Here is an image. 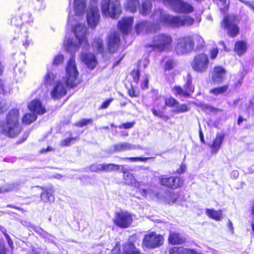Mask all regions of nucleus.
Listing matches in <instances>:
<instances>
[{
    "instance_id": "864d4df0",
    "label": "nucleus",
    "mask_w": 254,
    "mask_h": 254,
    "mask_svg": "<svg viewBox=\"0 0 254 254\" xmlns=\"http://www.w3.org/2000/svg\"><path fill=\"white\" fill-rule=\"evenodd\" d=\"M7 109L5 102L0 98V114L3 113Z\"/></svg>"
},
{
    "instance_id": "4be33fe9",
    "label": "nucleus",
    "mask_w": 254,
    "mask_h": 254,
    "mask_svg": "<svg viewBox=\"0 0 254 254\" xmlns=\"http://www.w3.org/2000/svg\"><path fill=\"white\" fill-rule=\"evenodd\" d=\"M58 81L57 80L56 74L52 71H48L44 77L43 83V85L48 90Z\"/></svg>"
},
{
    "instance_id": "4d7b16f0",
    "label": "nucleus",
    "mask_w": 254,
    "mask_h": 254,
    "mask_svg": "<svg viewBox=\"0 0 254 254\" xmlns=\"http://www.w3.org/2000/svg\"><path fill=\"white\" fill-rule=\"evenodd\" d=\"M152 112L154 116H157L160 118L166 117V116L163 115L162 112L159 111H158L156 109L154 108L152 109Z\"/></svg>"
},
{
    "instance_id": "a878e982",
    "label": "nucleus",
    "mask_w": 254,
    "mask_h": 254,
    "mask_svg": "<svg viewBox=\"0 0 254 254\" xmlns=\"http://www.w3.org/2000/svg\"><path fill=\"white\" fill-rule=\"evenodd\" d=\"M54 190L52 188L46 189L41 194V200L44 202H53L55 200Z\"/></svg>"
},
{
    "instance_id": "ddd939ff",
    "label": "nucleus",
    "mask_w": 254,
    "mask_h": 254,
    "mask_svg": "<svg viewBox=\"0 0 254 254\" xmlns=\"http://www.w3.org/2000/svg\"><path fill=\"white\" fill-rule=\"evenodd\" d=\"M133 220L131 214L127 211H121L116 213L114 218L115 224L121 227L126 228L132 223Z\"/></svg>"
},
{
    "instance_id": "a211bd4d",
    "label": "nucleus",
    "mask_w": 254,
    "mask_h": 254,
    "mask_svg": "<svg viewBox=\"0 0 254 254\" xmlns=\"http://www.w3.org/2000/svg\"><path fill=\"white\" fill-rule=\"evenodd\" d=\"M29 110L35 114L42 115L46 112V109L40 100L32 101L28 106Z\"/></svg>"
},
{
    "instance_id": "4468645a",
    "label": "nucleus",
    "mask_w": 254,
    "mask_h": 254,
    "mask_svg": "<svg viewBox=\"0 0 254 254\" xmlns=\"http://www.w3.org/2000/svg\"><path fill=\"white\" fill-rule=\"evenodd\" d=\"M221 26L227 28L229 35L232 37H235L239 33V28L236 24V18L234 15H228L224 18L221 22Z\"/></svg>"
},
{
    "instance_id": "de8ad7c7",
    "label": "nucleus",
    "mask_w": 254,
    "mask_h": 254,
    "mask_svg": "<svg viewBox=\"0 0 254 254\" xmlns=\"http://www.w3.org/2000/svg\"><path fill=\"white\" fill-rule=\"evenodd\" d=\"M149 157H125L122 158L123 160H128L131 162L142 161L145 162L150 159Z\"/></svg>"
},
{
    "instance_id": "aec40b11",
    "label": "nucleus",
    "mask_w": 254,
    "mask_h": 254,
    "mask_svg": "<svg viewBox=\"0 0 254 254\" xmlns=\"http://www.w3.org/2000/svg\"><path fill=\"white\" fill-rule=\"evenodd\" d=\"M193 10L194 8L191 4L183 0H180L177 6L175 8V12L182 13H190L193 12Z\"/></svg>"
},
{
    "instance_id": "f8f14e48",
    "label": "nucleus",
    "mask_w": 254,
    "mask_h": 254,
    "mask_svg": "<svg viewBox=\"0 0 254 254\" xmlns=\"http://www.w3.org/2000/svg\"><path fill=\"white\" fill-rule=\"evenodd\" d=\"M121 171L124 174V178L126 183L127 185H131L134 188H137L139 190V191L142 196L146 197L150 190L141 188L140 183L136 181L133 175L127 172L124 166H122Z\"/></svg>"
},
{
    "instance_id": "603ef678",
    "label": "nucleus",
    "mask_w": 254,
    "mask_h": 254,
    "mask_svg": "<svg viewBox=\"0 0 254 254\" xmlns=\"http://www.w3.org/2000/svg\"><path fill=\"white\" fill-rule=\"evenodd\" d=\"M76 137H69L64 139L61 141V145L62 146H68L70 145L71 141L75 140Z\"/></svg>"
},
{
    "instance_id": "393cba45",
    "label": "nucleus",
    "mask_w": 254,
    "mask_h": 254,
    "mask_svg": "<svg viewBox=\"0 0 254 254\" xmlns=\"http://www.w3.org/2000/svg\"><path fill=\"white\" fill-rule=\"evenodd\" d=\"M114 151L122 152L136 149V146L128 142H123L115 144Z\"/></svg>"
},
{
    "instance_id": "49530a36",
    "label": "nucleus",
    "mask_w": 254,
    "mask_h": 254,
    "mask_svg": "<svg viewBox=\"0 0 254 254\" xmlns=\"http://www.w3.org/2000/svg\"><path fill=\"white\" fill-rule=\"evenodd\" d=\"M165 105L169 107H174V108L176 107V105L178 104V101L175 98L173 97H170L169 98H167L165 100Z\"/></svg>"
},
{
    "instance_id": "680f3d73",
    "label": "nucleus",
    "mask_w": 254,
    "mask_h": 254,
    "mask_svg": "<svg viewBox=\"0 0 254 254\" xmlns=\"http://www.w3.org/2000/svg\"><path fill=\"white\" fill-rule=\"evenodd\" d=\"M1 231L3 233V234L7 241V243L8 244L9 246L11 248L13 246V242L11 241V240L10 239L9 236L7 234H6L4 231H3L2 230H1Z\"/></svg>"
},
{
    "instance_id": "7c9ffc66",
    "label": "nucleus",
    "mask_w": 254,
    "mask_h": 254,
    "mask_svg": "<svg viewBox=\"0 0 254 254\" xmlns=\"http://www.w3.org/2000/svg\"><path fill=\"white\" fill-rule=\"evenodd\" d=\"M123 254H139V250L130 242L126 243L124 246Z\"/></svg>"
},
{
    "instance_id": "20e7f679",
    "label": "nucleus",
    "mask_w": 254,
    "mask_h": 254,
    "mask_svg": "<svg viewBox=\"0 0 254 254\" xmlns=\"http://www.w3.org/2000/svg\"><path fill=\"white\" fill-rule=\"evenodd\" d=\"M173 38L171 35L161 33L155 35L152 43L146 46L161 52L167 51L170 50Z\"/></svg>"
},
{
    "instance_id": "c9c22d12",
    "label": "nucleus",
    "mask_w": 254,
    "mask_h": 254,
    "mask_svg": "<svg viewBox=\"0 0 254 254\" xmlns=\"http://www.w3.org/2000/svg\"><path fill=\"white\" fill-rule=\"evenodd\" d=\"M122 165H118L113 163L103 164V171L111 172L121 170Z\"/></svg>"
},
{
    "instance_id": "f704fd0d",
    "label": "nucleus",
    "mask_w": 254,
    "mask_h": 254,
    "mask_svg": "<svg viewBox=\"0 0 254 254\" xmlns=\"http://www.w3.org/2000/svg\"><path fill=\"white\" fill-rule=\"evenodd\" d=\"M22 24L24 23L30 24L33 22V18L32 17L31 14L28 11H25L20 16Z\"/></svg>"
},
{
    "instance_id": "423d86ee",
    "label": "nucleus",
    "mask_w": 254,
    "mask_h": 254,
    "mask_svg": "<svg viewBox=\"0 0 254 254\" xmlns=\"http://www.w3.org/2000/svg\"><path fill=\"white\" fill-rule=\"evenodd\" d=\"M74 4V13L75 16L76 17H80L83 15L84 13L85 8L87 6V0H74L73 1ZM77 19L76 18H74L73 15L71 14L70 12L68 15V26H70L72 29V31H73L74 28L77 26L80 25H82L84 26L85 27L86 26L84 24H82L80 23H78L76 24H74V23L77 21ZM86 28V35L87 34V29Z\"/></svg>"
},
{
    "instance_id": "cd10ccee",
    "label": "nucleus",
    "mask_w": 254,
    "mask_h": 254,
    "mask_svg": "<svg viewBox=\"0 0 254 254\" xmlns=\"http://www.w3.org/2000/svg\"><path fill=\"white\" fill-rule=\"evenodd\" d=\"M247 48V42L244 41H238L235 44L234 51L238 56H241L246 52Z\"/></svg>"
},
{
    "instance_id": "4c0bfd02",
    "label": "nucleus",
    "mask_w": 254,
    "mask_h": 254,
    "mask_svg": "<svg viewBox=\"0 0 254 254\" xmlns=\"http://www.w3.org/2000/svg\"><path fill=\"white\" fill-rule=\"evenodd\" d=\"M36 118V115L34 113L25 114L22 119V122L25 124L29 125L35 121Z\"/></svg>"
},
{
    "instance_id": "bf43d9fd",
    "label": "nucleus",
    "mask_w": 254,
    "mask_h": 254,
    "mask_svg": "<svg viewBox=\"0 0 254 254\" xmlns=\"http://www.w3.org/2000/svg\"><path fill=\"white\" fill-rule=\"evenodd\" d=\"M247 111L249 113L254 115V104L250 101L247 108Z\"/></svg>"
},
{
    "instance_id": "052dcab7",
    "label": "nucleus",
    "mask_w": 254,
    "mask_h": 254,
    "mask_svg": "<svg viewBox=\"0 0 254 254\" xmlns=\"http://www.w3.org/2000/svg\"><path fill=\"white\" fill-rule=\"evenodd\" d=\"M241 2L244 3L245 4L247 5L251 9H252L254 12V4L251 2L249 1H247L245 0H239Z\"/></svg>"
},
{
    "instance_id": "2eb2a0df",
    "label": "nucleus",
    "mask_w": 254,
    "mask_h": 254,
    "mask_svg": "<svg viewBox=\"0 0 254 254\" xmlns=\"http://www.w3.org/2000/svg\"><path fill=\"white\" fill-rule=\"evenodd\" d=\"M161 185L172 189L181 187L184 183L183 180L179 177H167L166 176H161L159 178Z\"/></svg>"
},
{
    "instance_id": "8fccbe9b",
    "label": "nucleus",
    "mask_w": 254,
    "mask_h": 254,
    "mask_svg": "<svg viewBox=\"0 0 254 254\" xmlns=\"http://www.w3.org/2000/svg\"><path fill=\"white\" fill-rule=\"evenodd\" d=\"M64 58L63 55H58L56 56L54 58V60L53 61V64L55 65H58L62 63L64 61Z\"/></svg>"
},
{
    "instance_id": "c85d7f7f",
    "label": "nucleus",
    "mask_w": 254,
    "mask_h": 254,
    "mask_svg": "<svg viewBox=\"0 0 254 254\" xmlns=\"http://www.w3.org/2000/svg\"><path fill=\"white\" fill-rule=\"evenodd\" d=\"M169 242L173 245H180L185 242L186 240L178 233L171 232L169 236Z\"/></svg>"
},
{
    "instance_id": "09e8293b",
    "label": "nucleus",
    "mask_w": 254,
    "mask_h": 254,
    "mask_svg": "<svg viewBox=\"0 0 254 254\" xmlns=\"http://www.w3.org/2000/svg\"><path fill=\"white\" fill-rule=\"evenodd\" d=\"M185 91H187L188 96L190 95V94L193 92L194 87L192 85L191 81L189 79L187 82L186 85L185 86Z\"/></svg>"
},
{
    "instance_id": "a18cd8bd",
    "label": "nucleus",
    "mask_w": 254,
    "mask_h": 254,
    "mask_svg": "<svg viewBox=\"0 0 254 254\" xmlns=\"http://www.w3.org/2000/svg\"><path fill=\"white\" fill-rule=\"evenodd\" d=\"M91 172L103 171V164L95 163L91 165L89 168Z\"/></svg>"
},
{
    "instance_id": "6e6d98bb",
    "label": "nucleus",
    "mask_w": 254,
    "mask_h": 254,
    "mask_svg": "<svg viewBox=\"0 0 254 254\" xmlns=\"http://www.w3.org/2000/svg\"><path fill=\"white\" fill-rule=\"evenodd\" d=\"M218 49L217 48H212L210 50V58L211 59H214L217 56Z\"/></svg>"
},
{
    "instance_id": "9d476101",
    "label": "nucleus",
    "mask_w": 254,
    "mask_h": 254,
    "mask_svg": "<svg viewBox=\"0 0 254 254\" xmlns=\"http://www.w3.org/2000/svg\"><path fill=\"white\" fill-rule=\"evenodd\" d=\"M98 0H90V9L87 14V20L89 25L94 28L96 26L100 20V12L97 6Z\"/></svg>"
},
{
    "instance_id": "f03ea898",
    "label": "nucleus",
    "mask_w": 254,
    "mask_h": 254,
    "mask_svg": "<svg viewBox=\"0 0 254 254\" xmlns=\"http://www.w3.org/2000/svg\"><path fill=\"white\" fill-rule=\"evenodd\" d=\"M86 28L84 26L79 25L73 29L76 41L72 38L66 36L64 44L65 50L72 53L66 67V81L70 87H73L78 83L77 77L78 71L75 62L74 53L80 46L84 49H88L89 46L86 36Z\"/></svg>"
},
{
    "instance_id": "37998d69",
    "label": "nucleus",
    "mask_w": 254,
    "mask_h": 254,
    "mask_svg": "<svg viewBox=\"0 0 254 254\" xmlns=\"http://www.w3.org/2000/svg\"><path fill=\"white\" fill-rule=\"evenodd\" d=\"M218 1L217 4L220 10L223 12H225L229 7V3L227 2V0H218Z\"/></svg>"
},
{
    "instance_id": "0eeeda50",
    "label": "nucleus",
    "mask_w": 254,
    "mask_h": 254,
    "mask_svg": "<svg viewBox=\"0 0 254 254\" xmlns=\"http://www.w3.org/2000/svg\"><path fill=\"white\" fill-rule=\"evenodd\" d=\"M195 43H193L191 35L181 37L177 39L176 51L178 55H183L194 50Z\"/></svg>"
},
{
    "instance_id": "bb28decb",
    "label": "nucleus",
    "mask_w": 254,
    "mask_h": 254,
    "mask_svg": "<svg viewBox=\"0 0 254 254\" xmlns=\"http://www.w3.org/2000/svg\"><path fill=\"white\" fill-rule=\"evenodd\" d=\"M152 8V4L149 0L142 1L141 6L139 8V13L143 16L148 15Z\"/></svg>"
},
{
    "instance_id": "e2e57ef3",
    "label": "nucleus",
    "mask_w": 254,
    "mask_h": 254,
    "mask_svg": "<svg viewBox=\"0 0 254 254\" xmlns=\"http://www.w3.org/2000/svg\"><path fill=\"white\" fill-rule=\"evenodd\" d=\"M112 100H113L112 99H108L107 100L105 101V102H104L101 106V108H102V109L107 108L109 106V105L110 104V103H111Z\"/></svg>"
},
{
    "instance_id": "9b49d317",
    "label": "nucleus",
    "mask_w": 254,
    "mask_h": 254,
    "mask_svg": "<svg viewBox=\"0 0 254 254\" xmlns=\"http://www.w3.org/2000/svg\"><path fill=\"white\" fill-rule=\"evenodd\" d=\"M209 59L207 55L199 54L196 55L193 58L191 63L193 69L198 72H204L208 68Z\"/></svg>"
},
{
    "instance_id": "79ce46f5",
    "label": "nucleus",
    "mask_w": 254,
    "mask_h": 254,
    "mask_svg": "<svg viewBox=\"0 0 254 254\" xmlns=\"http://www.w3.org/2000/svg\"><path fill=\"white\" fill-rule=\"evenodd\" d=\"M173 91L175 95H179L183 97H188L187 91L180 86H176L173 88Z\"/></svg>"
},
{
    "instance_id": "1a4fd4ad",
    "label": "nucleus",
    "mask_w": 254,
    "mask_h": 254,
    "mask_svg": "<svg viewBox=\"0 0 254 254\" xmlns=\"http://www.w3.org/2000/svg\"><path fill=\"white\" fill-rule=\"evenodd\" d=\"M162 236L155 232H150L145 234L142 241L144 247L148 249H155L160 247L163 243Z\"/></svg>"
},
{
    "instance_id": "c03bdc74",
    "label": "nucleus",
    "mask_w": 254,
    "mask_h": 254,
    "mask_svg": "<svg viewBox=\"0 0 254 254\" xmlns=\"http://www.w3.org/2000/svg\"><path fill=\"white\" fill-rule=\"evenodd\" d=\"M228 89V86L225 85L222 87L215 88L210 90V92L215 95L223 93Z\"/></svg>"
},
{
    "instance_id": "6ab92c4d",
    "label": "nucleus",
    "mask_w": 254,
    "mask_h": 254,
    "mask_svg": "<svg viewBox=\"0 0 254 254\" xmlns=\"http://www.w3.org/2000/svg\"><path fill=\"white\" fill-rule=\"evenodd\" d=\"M225 69L221 66H217L214 68L212 79L215 83H220L222 82L225 76Z\"/></svg>"
},
{
    "instance_id": "e433bc0d",
    "label": "nucleus",
    "mask_w": 254,
    "mask_h": 254,
    "mask_svg": "<svg viewBox=\"0 0 254 254\" xmlns=\"http://www.w3.org/2000/svg\"><path fill=\"white\" fill-rule=\"evenodd\" d=\"M92 46L97 52L102 53L104 49L102 39L100 38L95 39Z\"/></svg>"
},
{
    "instance_id": "338daca9",
    "label": "nucleus",
    "mask_w": 254,
    "mask_h": 254,
    "mask_svg": "<svg viewBox=\"0 0 254 254\" xmlns=\"http://www.w3.org/2000/svg\"><path fill=\"white\" fill-rule=\"evenodd\" d=\"M8 89L5 88L4 85L3 84L1 81H0V92H2L3 94H5L8 92Z\"/></svg>"
},
{
    "instance_id": "0e129e2a",
    "label": "nucleus",
    "mask_w": 254,
    "mask_h": 254,
    "mask_svg": "<svg viewBox=\"0 0 254 254\" xmlns=\"http://www.w3.org/2000/svg\"><path fill=\"white\" fill-rule=\"evenodd\" d=\"M132 76L134 81L137 83L139 78V71H133L132 73Z\"/></svg>"
},
{
    "instance_id": "b1692460",
    "label": "nucleus",
    "mask_w": 254,
    "mask_h": 254,
    "mask_svg": "<svg viewBox=\"0 0 254 254\" xmlns=\"http://www.w3.org/2000/svg\"><path fill=\"white\" fill-rule=\"evenodd\" d=\"M224 135L222 133H217L213 143L210 145L211 148V152L213 153H216L219 150L223 142Z\"/></svg>"
},
{
    "instance_id": "3c124183",
    "label": "nucleus",
    "mask_w": 254,
    "mask_h": 254,
    "mask_svg": "<svg viewBox=\"0 0 254 254\" xmlns=\"http://www.w3.org/2000/svg\"><path fill=\"white\" fill-rule=\"evenodd\" d=\"M166 195L169 197L167 201L169 204L174 203L176 200V195L172 192L166 193Z\"/></svg>"
},
{
    "instance_id": "72a5a7b5",
    "label": "nucleus",
    "mask_w": 254,
    "mask_h": 254,
    "mask_svg": "<svg viewBox=\"0 0 254 254\" xmlns=\"http://www.w3.org/2000/svg\"><path fill=\"white\" fill-rule=\"evenodd\" d=\"M206 214L209 217L216 221H219L222 218V213L221 210L216 211L213 209H207Z\"/></svg>"
},
{
    "instance_id": "69168bd1",
    "label": "nucleus",
    "mask_w": 254,
    "mask_h": 254,
    "mask_svg": "<svg viewBox=\"0 0 254 254\" xmlns=\"http://www.w3.org/2000/svg\"><path fill=\"white\" fill-rule=\"evenodd\" d=\"M6 249L5 245L3 242H0V254H5Z\"/></svg>"
},
{
    "instance_id": "473e14b6",
    "label": "nucleus",
    "mask_w": 254,
    "mask_h": 254,
    "mask_svg": "<svg viewBox=\"0 0 254 254\" xmlns=\"http://www.w3.org/2000/svg\"><path fill=\"white\" fill-rule=\"evenodd\" d=\"M191 36L193 39V43H195L194 50H200L204 47V41L200 36L197 34H194Z\"/></svg>"
},
{
    "instance_id": "39448f33",
    "label": "nucleus",
    "mask_w": 254,
    "mask_h": 254,
    "mask_svg": "<svg viewBox=\"0 0 254 254\" xmlns=\"http://www.w3.org/2000/svg\"><path fill=\"white\" fill-rule=\"evenodd\" d=\"M103 15L117 18L122 12L120 0H103L101 2Z\"/></svg>"
},
{
    "instance_id": "5fc2aeb1",
    "label": "nucleus",
    "mask_w": 254,
    "mask_h": 254,
    "mask_svg": "<svg viewBox=\"0 0 254 254\" xmlns=\"http://www.w3.org/2000/svg\"><path fill=\"white\" fill-rule=\"evenodd\" d=\"M21 33L23 34L24 36H25V39L24 40H23V41H22V44H23V46L25 48H26L30 45L31 41L30 40H29L27 38V31L26 32V33L25 32H22V33Z\"/></svg>"
},
{
    "instance_id": "6e6552de",
    "label": "nucleus",
    "mask_w": 254,
    "mask_h": 254,
    "mask_svg": "<svg viewBox=\"0 0 254 254\" xmlns=\"http://www.w3.org/2000/svg\"><path fill=\"white\" fill-rule=\"evenodd\" d=\"M69 84L64 79L59 80L48 90L50 92V97L54 100H59L64 96L67 92Z\"/></svg>"
},
{
    "instance_id": "2f4dec72",
    "label": "nucleus",
    "mask_w": 254,
    "mask_h": 254,
    "mask_svg": "<svg viewBox=\"0 0 254 254\" xmlns=\"http://www.w3.org/2000/svg\"><path fill=\"white\" fill-rule=\"evenodd\" d=\"M11 24L17 27L18 28L20 27V32L22 33V32H25L26 33L27 32V27L24 26L22 22L21 18L20 16H15L12 17L11 20Z\"/></svg>"
},
{
    "instance_id": "13d9d810",
    "label": "nucleus",
    "mask_w": 254,
    "mask_h": 254,
    "mask_svg": "<svg viewBox=\"0 0 254 254\" xmlns=\"http://www.w3.org/2000/svg\"><path fill=\"white\" fill-rule=\"evenodd\" d=\"M17 189V188L16 187L15 185L11 184V185H9L8 188H7V189H5L4 190H3V189H0V192L16 190Z\"/></svg>"
},
{
    "instance_id": "ea45409f",
    "label": "nucleus",
    "mask_w": 254,
    "mask_h": 254,
    "mask_svg": "<svg viewBox=\"0 0 254 254\" xmlns=\"http://www.w3.org/2000/svg\"><path fill=\"white\" fill-rule=\"evenodd\" d=\"M189 110L188 106L185 104H180L179 102L176 107L172 110V112L176 114L184 113Z\"/></svg>"
},
{
    "instance_id": "5701e85b",
    "label": "nucleus",
    "mask_w": 254,
    "mask_h": 254,
    "mask_svg": "<svg viewBox=\"0 0 254 254\" xmlns=\"http://www.w3.org/2000/svg\"><path fill=\"white\" fill-rule=\"evenodd\" d=\"M170 254H199L193 249L185 248L183 247H174L170 249Z\"/></svg>"
},
{
    "instance_id": "f3484780",
    "label": "nucleus",
    "mask_w": 254,
    "mask_h": 254,
    "mask_svg": "<svg viewBox=\"0 0 254 254\" xmlns=\"http://www.w3.org/2000/svg\"><path fill=\"white\" fill-rule=\"evenodd\" d=\"M120 43V35L117 32L111 33L108 38V47L110 52H115L119 47Z\"/></svg>"
},
{
    "instance_id": "7ed1b4c3",
    "label": "nucleus",
    "mask_w": 254,
    "mask_h": 254,
    "mask_svg": "<svg viewBox=\"0 0 254 254\" xmlns=\"http://www.w3.org/2000/svg\"><path fill=\"white\" fill-rule=\"evenodd\" d=\"M18 119V110H11L6 116L5 124L1 126V132L10 137H14L18 135L21 130Z\"/></svg>"
},
{
    "instance_id": "dca6fc26",
    "label": "nucleus",
    "mask_w": 254,
    "mask_h": 254,
    "mask_svg": "<svg viewBox=\"0 0 254 254\" xmlns=\"http://www.w3.org/2000/svg\"><path fill=\"white\" fill-rule=\"evenodd\" d=\"M133 22L132 17H124L119 21V28L122 33L127 34L131 29Z\"/></svg>"
},
{
    "instance_id": "a19ab883",
    "label": "nucleus",
    "mask_w": 254,
    "mask_h": 254,
    "mask_svg": "<svg viewBox=\"0 0 254 254\" xmlns=\"http://www.w3.org/2000/svg\"><path fill=\"white\" fill-rule=\"evenodd\" d=\"M180 0H162L163 4L167 7L175 11Z\"/></svg>"
},
{
    "instance_id": "774afa93",
    "label": "nucleus",
    "mask_w": 254,
    "mask_h": 254,
    "mask_svg": "<svg viewBox=\"0 0 254 254\" xmlns=\"http://www.w3.org/2000/svg\"><path fill=\"white\" fill-rule=\"evenodd\" d=\"M133 124L131 123H127L125 124H123L119 126V128L124 127L125 128H130L133 126Z\"/></svg>"
},
{
    "instance_id": "c756f323",
    "label": "nucleus",
    "mask_w": 254,
    "mask_h": 254,
    "mask_svg": "<svg viewBox=\"0 0 254 254\" xmlns=\"http://www.w3.org/2000/svg\"><path fill=\"white\" fill-rule=\"evenodd\" d=\"M139 5L138 0H126L125 4V8L131 12H136Z\"/></svg>"
},
{
    "instance_id": "f257e3e1",
    "label": "nucleus",
    "mask_w": 254,
    "mask_h": 254,
    "mask_svg": "<svg viewBox=\"0 0 254 254\" xmlns=\"http://www.w3.org/2000/svg\"><path fill=\"white\" fill-rule=\"evenodd\" d=\"M155 23L141 21L136 26V31L138 34L141 32L154 33L160 30V24L172 27H179L190 26L194 23V20L189 16H180L168 14L165 10L160 8L154 10L151 16Z\"/></svg>"
},
{
    "instance_id": "412c9836",
    "label": "nucleus",
    "mask_w": 254,
    "mask_h": 254,
    "mask_svg": "<svg viewBox=\"0 0 254 254\" xmlns=\"http://www.w3.org/2000/svg\"><path fill=\"white\" fill-rule=\"evenodd\" d=\"M81 59L85 63L88 68L92 69L97 64V60L94 54H85L82 53L81 54Z\"/></svg>"
},
{
    "instance_id": "58836bf2",
    "label": "nucleus",
    "mask_w": 254,
    "mask_h": 254,
    "mask_svg": "<svg viewBox=\"0 0 254 254\" xmlns=\"http://www.w3.org/2000/svg\"><path fill=\"white\" fill-rule=\"evenodd\" d=\"M165 62L164 68L165 70H170L174 68L176 65L175 61L172 58H165L164 59Z\"/></svg>"
}]
</instances>
